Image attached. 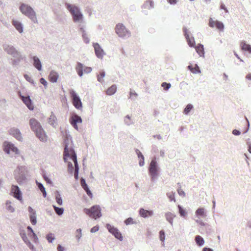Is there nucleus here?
<instances>
[{
	"instance_id": "f257e3e1",
	"label": "nucleus",
	"mask_w": 251,
	"mask_h": 251,
	"mask_svg": "<svg viewBox=\"0 0 251 251\" xmlns=\"http://www.w3.org/2000/svg\"><path fill=\"white\" fill-rule=\"evenodd\" d=\"M68 158H70L74 161L75 166V177L76 179H77L79 168L77 162V156L72 148V144L67 143L66 142L64 151L63 158L64 160L66 161Z\"/></svg>"
},
{
	"instance_id": "f03ea898",
	"label": "nucleus",
	"mask_w": 251,
	"mask_h": 251,
	"mask_svg": "<svg viewBox=\"0 0 251 251\" xmlns=\"http://www.w3.org/2000/svg\"><path fill=\"white\" fill-rule=\"evenodd\" d=\"M19 9L23 14L28 17L34 23H38L35 12L31 7L26 4L22 3Z\"/></svg>"
},
{
	"instance_id": "7ed1b4c3",
	"label": "nucleus",
	"mask_w": 251,
	"mask_h": 251,
	"mask_svg": "<svg viewBox=\"0 0 251 251\" xmlns=\"http://www.w3.org/2000/svg\"><path fill=\"white\" fill-rule=\"evenodd\" d=\"M84 213L90 218L96 219L101 216L100 207L99 205H94L90 208H84Z\"/></svg>"
},
{
	"instance_id": "20e7f679",
	"label": "nucleus",
	"mask_w": 251,
	"mask_h": 251,
	"mask_svg": "<svg viewBox=\"0 0 251 251\" xmlns=\"http://www.w3.org/2000/svg\"><path fill=\"white\" fill-rule=\"evenodd\" d=\"M67 8L72 14L74 22L79 21L82 18V15L76 6L67 5Z\"/></svg>"
},
{
	"instance_id": "39448f33",
	"label": "nucleus",
	"mask_w": 251,
	"mask_h": 251,
	"mask_svg": "<svg viewBox=\"0 0 251 251\" xmlns=\"http://www.w3.org/2000/svg\"><path fill=\"white\" fill-rule=\"evenodd\" d=\"M158 170L157 161L155 159H152L149 168V173L152 180L154 179L158 175Z\"/></svg>"
},
{
	"instance_id": "423d86ee",
	"label": "nucleus",
	"mask_w": 251,
	"mask_h": 251,
	"mask_svg": "<svg viewBox=\"0 0 251 251\" xmlns=\"http://www.w3.org/2000/svg\"><path fill=\"white\" fill-rule=\"evenodd\" d=\"M115 30V32L120 37L124 38L126 37V36L129 37L130 35L129 30H128L122 24H118L116 25Z\"/></svg>"
},
{
	"instance_id": "0eeeda50",
	"label": "nucleus",
	"mask_w": 251,
	"mask_h": 251,
	"mask_svg": "<svg viewBox=\"0 0 251 251\" xmlns=\"http://www.w3.org/2000/svg\"><path fill=\"white\" fill-rule=\"evenodd\" d=\"M70 94L72 98V102L73 104L76 109H81L82 106L80 98L77 95L75 92L73 90L70 92Z\"/></svg>"
},
{
	"instance_id": "6e6552de",
	"label": "nucleus",
	"mask_w": 251,
	"mask_h": 251,
	"mask_svg": "<svg viewBox=\"0 0 251 251\" xmlns=\"http://www.w3.org/2000/svg\"><path fill=\"white\" fill-rule=\"evenodd\" d=\"M209 26L212 28L216 27L219 30H223L224 29V25L223 23L214 21L212 18L209 19Z\"/></svg>"
},
{
	"instance_id": "1a4fd4ad",
	"label": "nucleus",
	"mask_w": 251,
	"mask_h": 251,
	"mask_svg": "<svg viewBox=\"0 0 251 251\" xmlns=\"http://www.w3.org/2000/svg\"><path fill=\"white\" fill-rule=\"evenodd\" d=\"M107 229L110 233L113 234L115 238L119 239L120 240H123V236L118 228L111 226L110 224H107L106 226Z\"/></svg>"
},
{
	"instance_id": "9d476101",
	"label": "nucleus",
	"mask_w": 251,
	"mask_h": 251,
	"mask_svg": "<svg viewBox=\"0 0 251 251\" xmlns=\"http://www.w3.org/2000/svg\"><path fill=\"white\" fill-rule=\"evenodd\" d=\"M11 192L13 194V197L21 201H23L22 193L18 186L12 185Z\"/></svg>"
},
{
	"instance_id": "9b49d317",
	"label": "nucleus",
	"mask_w": 251,
	"mask_h": 251,
	"mask_svg": "<svg viewBox=\"0 0 251 251\" xmlns=\"http://www.w3.org/2000/svg\"><path fill=\"white\" fill-rule=\"evenodd\" d=\"M4 150L7 153H10V151L15 152L16 154L19 153V150L17 148L15 147L13 144L8 142H5L4 143Z\"/></svg>"
},
{
	"instance_id": "f8f14e48",
	"label": "nucleus",
	"mask_w": 251,
	"mask_h": 251,
	"mask_svg": "<svg viewBox=\"0 0 251 251\" xmlns=\"http://www.w3.org/2000/svg\"><path fill=\"white\" fill-rule=\"evenodd\" d=\"M70 122L74 127L77 130L78 127L77 124H81L82 123V119L77 114H74L71 117Z\"/></svg>"
},
{
	"instance_id": "ddd939ff",
	"label": "nucleus",
	"mask_w": 251,
	"mask_h": 251,
	"mask_svg": "<svg viewBox=\"0 0 251 251\" xmlns=\"http://www.w3.org/2000/svg\"><path fill=\"white\" fill-rule=\"evenodd\" d=\"M29 125L31 129L36 133L41 127L40 123L34 118L30 119L29 120Z\"/></svg>"
},
{
	"instance_id": "4468645a",
	"label": "nucleus",
	"mask_w": 251,
	"mask_h": 251,
	"mask_svg": "<svg viewBox=\"0 0 251 251\" xmlns=\"http://www.w3.org/2000/svg\"><path fill=\"white\" fill-rule=\"evenodd\" d=\"M93 46L95 50V54L98 57H102L104 54V51L101 48L100 45L98 43L93 44Z\"/></svg>"
},
{
	"instance_id": "2eb2a0df",
	"label": "nucleus",
	"mask_w": 251,
	"mask_h": 251,
	"mask_svg": "<svg viewBox=\"0 0 251 251\" xmlns=\"http://www.w3.org/2000/svg\"><path fill=\"white\" fill-rule=\"evenodd\" d=\"M21 98L22 99V100L23 101L24 103H25L26 106L28 107L29 109L31 110H32V109H34V106L33 105V104L32 103L31 100L29 96L27 97H24V96H21Z\"/></svg>"
},
{
	"instance_id": "dca6fc26",
	"label": "nucleus",
	"mask_w": 251,
	"mask_h": 251,
	"mask_svg": "<svg viewBox=\"0 0 251 251\" xmlns=\"http://www.w3.org/2000/svg\"><path fill=\"white\" fill-rule=\"evenodd\" d=\"M35 133L37 137L43 142H45L47 140V135L42 127Z\"/></svg>"
},
{
	"instance_id": "f3484780",
	"label": "nucleus",
	"mask_w": 251,
	"mask_h": 251,
	"mask_svg": "<svg viewBox=\"0 0 251 251\" xmlns=\"http://www.w3.org/2000/svg\"><path fill=\"white\" fill-rule=\"evenodd\" d=\"M185 38L187 40V43L190 47H195V41L194 38H190L188 33L187 30L185 28L183 30Z\"/></svg>"
},
{
	"instance_id": "a211bd4d",
	"label": "nucleus",
	"mask_w": 251,
	"mask_h": 251,
	"mask_svg": "<svg viewBox=\"0 0 251 251\" xmlns=\"http://www.w3.org/2000/svg\"><path fill=\"white\" fill-rule=\"evenodd\" d=\"M10 134L13 135L15 138L19 140H21L22 139V134L18 129L11 128L10 129Z\"/></svg>"
},
{
	"instance_id": "6ab92c4d",
	"label": "nucleus",
	"mask_w": 251,
	"mask_h": 251,
	"mask_svg": "<svg viewBox=\"0 0 251 251\" xmlns=\"http://www.w3.org/2000/svg\"><path fill=\"white\" fill-rule=\"evenodd\" d=\"M5 51L9 54L13 55V56H17L19 55L17 51L15 49L13 46H7L5 48Z\"/></svg>"
},
{
	"instance_id": "aec40b11",
	"label": "nucleus",
	"mask_w": 251,
	"mask_h": 251,
	"mask_svg": "<svg viewBox=\"0 0 251 251\" xmlns=\"http://www.w3.org/2000/svg\"><path fill=\"white\" fill-rule=\"evenodd\" d=\"M59 77L57 72L52 71L50 72L49 75V80L52 82H56Z\"/></svg>"
},
{
	"instance_id": "412c9836",
	"label": "nucleus",
	"mask_w": 251,
	"mask_h": 251,
	"mask_svg": "<svg viewBox=\"0 0 251 251\" xmlns=\"http://www.w3.org/2000/svg\"><path fill=\"white\" fill-rule=\"evenodd\" d=\"M80 184L83 189H84L85 192H86L88 196H89L90 198L92 197V193L89 190L87 185L86 184V181L84 179H81L80 180Z\"/></svg>"
},
{
	"instance_id": "4be33fe9",
	"label": "nucleus",
	"mask_w": 251,
	"mask_h": 251,
	"mask_svg": "<svg viewBox=\"0 0 251 251\" xmlns=\"http://www.w3.org/2000/svg\"><path fill=\"white\" fill-rule=\"evenodd\" d=\"M152 214V211H148L145 210L144 208H141L139 210V214L140 216L143 218H147L148 217L151 216Z\"/></svg>"
},
{
	"instance_id": "5701e85b",
	"label": "nucleus",
	"mask_w": 251,
	"mask_h": 251,
	"mask_svg": "<svg viewBox=\"0 0 251 251\" xmlns=\"http://www.w3.org/2000/svg\"><path fill=\"white\" fill-rule=\"evenodd\" d=\"M12 24L19 33H21L23 32V25L19 21L14 20L12 21Z\"/></svg>"
},
{
	"instance_id": "b1692460",
	"label": "nucleus",
	"mask_w": 251,
	"mask_h": 251,
	"mask_svg": "<svg viewBox=\"0 0 251 251\" xmlns=\"http://www.w3.org/2000/svg\"><path fill=\"white\" fill-rule=\"evenodd\" d=\"M196 51L201 56H202L204 55V50L203 45L201 44H198L195 47Z\"/></svg>"
},
{
	"instance_id": "393cba45",
	"label": "nucleus",
	"mask_w": 251,
	"mask_h": 251,
	"mask_svg": "<svg viewBox=\"0 0 251 251\" xmlns=\"http://www.w3.org/2000/svg\"><path fill=\"white\" fill-rule=\"evenodd\" d=\"M33 65L39 71L42 69V65L38 57L33 56Z\"/></svg>"
},
{
	"instance_id": "a878e982",
	"label": "nucleus",
	"mask_w": 251,
	"mask_h": 251,
	"mask_svg": "<svg viewBox=\"0 0 251 251\" xmlns=\"http://www.w3.org/2000/svg\"><path fill=\"white\" fill-rule=\"evenodd\" d=\"M240 46L242 50L247 51L248 52L251 53V45L246 44L245 41H242Z\"/></svg>"
},
{
	"instance_id": "bb28decb",
	"label": "nucleus",
	"mask_w": 251,
	"mask_h": 251,
	"mask_svg": "<svg viewBox=\"0 0 251 251\" xmlns=\"http://www.w3.org/2000/svg\"><path fill=\"white\" fill-rule=\"evenodd\" d=\"M57 118L54 114L52 113L48 119V123L52 126H55L57 124Z\"/></svg>"
},
{
	"instance_id": "cd10ccee",
	"label": "nucleus",
	"mask_w": 251,
	"mask_h": 251,
	"mask_svg": "<svg viewBox=\"0 0 251 251\" xmlns=\"http://www.w3.org/2000/svg\"><path fill=\"white\" fill-rule=\"evenodd\" d=\"M188 69L190 70V71L193 73H201V70H200V68L199 66L195 64V65H189L188 66Z\"/></svg>"
},
{
	"instance_id": "c85d7f7f",
	"label": "nucleus",
	"mask_w": 251,
	"mask_h": 251,
	"mask_svg": "<svg viewBox=\"0 0 251 251\" xmlns=\"http://www.w3.org/2000/svg\"><path fill=\"white\" fill-rule=\"evenodd\" d=\"M117 90V87L116 85H113L109 87L106 91V94L109 96L113 95Z\"/></svg>"
},
{
	"instance_id": "c756f323",
	"label": "nucleus",
	"mask_w": 251,
	"mask_h": 251,
	"mask_svg": "<svg viewBox=\"0 0 251 251\" xmlns=\"http://www.w3.org/2000/svg\"><path fill=\"white\" fill-rule=\"evenodd\" d=\"M83 66L80 63H78L76 65V70L77 73V74L80 76H81L83 75Z\"/></svg>"
},
{
	"instance_id": "7c9ffc66",
	"label": "nucleus",
	"mask_w": 251,
	"mask_h": 251,
	"mask_svg": "<svg viewBox=\"0 0 251 251\" xmlns=\"http://www.w3.org/2000/svg\"><path fill=\"white\" fill-rule=\"evenodd\" d=\"M153 6L154 4L153 1L151 0H148L143 4V7L144 8L151 9L153 8Z\"/></svg>"
},
{
	"instance_id": "2f4dec72",
	"label": "nucleus",
	"mask_w": 251,
	"mask_h": 251,
	"mask_svg": "<svg viewBox=\"0 0 251 251\" xmlns=\"http://www.w3.org/2000/svg\"><path fill=\"white\" fill-rule=\"evenodd\" d=\"M195 242L199 246H202L204 244V239L201 236V235H197L195 237Z\"/></svg>"
},
{
	"instance_id": "473e14b6",
	"label": "nucleus",
	"mask_w": 251,
	"mask_h": 251,
	"mask_svg": "<svg viewBox=\"0 0 251 251\" xmlns=\"http://www.w3.org/2000/svg\"><path fill=\"white\" fill-rule=\"evenodd\" d=\"M176 217L172 213L169 212L166 214V218L168 222L172 225L173 224V219Z\"/></svg>"
},
{
	"instance_id": "72a5a7b5",
	"label": "nucleus",
	"mask_w": 251,
	"mask_h": 251,
	"mask_svg": "<svg viewBox=\"0 0 251 251\" xmlns=\"http://www.w3.org/2000/svg\"><path fill=\"white\" fill-rule=\"evenodd\" d=\"M105 75V73L103 71H101L100 72V74L97 76V79L100 82H102L104 80L103 78Z\"/></svg>"
},
{
	"instance_id": "f704fd0d",
	"label": "nucleus",
	"mask_w": 251,
	"mask_h": 251,
	"mask_svg": "<svg viewBox=\"0 0 251 251\" xmlns=\"http://www.w3.org/2000/svg\"><path fill=\"white\" fill-rule=\"evenodd\" d=\"M37 184L38 185L39 189L43 193V197H46L47 196V193L46 192L45 187L42 184L40 183V182H37Z\"/></svg>"
},
{
	"instance_id": "c9c22d12",
	"label": "nucleus",
	"mask_w": 251,
	"mask_h": 251,
	"mask_svg": "<svg viewBox=\"0 0 251 251\" xmlns=\"http://www.w3.org/2000/svg\"><path fill=\"white\" fill-rule=\"evenodd\" d=\"M30 221L33 225H35L37 223L36 217L35 213H32L29 215Z\"/></svg>"
},
{
	"instance_id": "e433bc0d",
	"label": "nucleus",
	"mask_w": 251,
	"mask_h": 251,
	"mask_svg": "<svg viewBox=\"0 0 251 251\" xmlns=\"http://www.w3.org/2000/svg\"><path fill=\"white\" fill-rule=\"evenodd\" d=\"M53 207L54 208V211L58 215H62L63 213L64 212V210H63V208L58 207L55 206H53Z\"/></svg>"
},
{
	"instance_id": "4c0bfd02",
	"label": "nucleus",
	"mask_w": 251,
	"mask_h": 251,
	"mask_svg": "<svg viewBox=\"0 0 251 251\" xmlns=\"http://www.w3.org/2000/svg\"><path fill=\"white\" fill-rule=\"evenodd\" d=\"M196 215L200 216H204V208H198L196 211Z\"/></svg>"
},
{
	"instance_id": "58836bf2",
	"label": "nucleus",
	"mask_w": 251,
	"mask_h": 251,
	"mask_svg": "<svg viewBox=\"0 0 251 251\" xmlns=\"http://www.w3.org/2000/svg\"><path fill=\"white\" fill-rule=\"evenodd\" d=\"M11 204V202L10 201H7L6 202V205L7 206V209L10 212H13L15 211V208L13 207V206Z\"/></svg>"
},
{
	"instance_id": "ea45409f",
	"label": "nucleus",
	"mask_w": 251,
	"mask_h": 251,
	"mask_svg": "<svg viewBox=\"0 0 251 251\" xmlns=\"http://www.w3.org/2000/svg\"><path fill=\"white\" fill-rule=\"evenodd\" d=\"M193 106L191 104H188L184 110L183 113L185 114H187L193 108Z\"/></svg>"
},
{
	"instance_id": "a19ab883",
	"label": "nucleus",
	"mask_w": 251,
	"mask_h": 251,
	"mask_svg": "<svg viewBox=\"0 0 251 251\" xmlns=\"http://www.w3.org/2000/svg\"><path fill=\"white\" fill-rule=\"evenodd\" d=\"M178 208L179 209V213H180V216L182 217H185L186 215V211L180 205L178 206Z\"/></svg>"
},
{
	"instance_id": "79ce46f5",
	"label": "nucleus",
	"mask_w": 251,
	"mask_h": 251,
	"mask_svg": "<svg viewBox=\"0 0 251 251\" xmlns=\"http://www.w3.org/2000/svg\"><path fill=\"white\" fill-rule=\"evenodd\" d=\"M162 87H163L165 90H168L171 87V83L167 82H162Z\"/></svg>"
},
{
	"instance_id": "37998d69",
	"label": "nucleus",
	"mask_w": 251,
	"mask_h": 251,
	"mask_svg": "<svg viewBox=\"0 0 251 251\" xmlns=\"http://www.w3.org/2000/svg\"><path fill=\"white\" fill-rule=\"evenodd\" d=\"M47 239L49 242L52 243V240L54 239L53 234L52 233H49L47 235Z\"/></svg>"
},
{
	"instance_id": "c03bdc74",
	"label": "nucleus",
	"mask_w": 251,
	"mask_h": 251,
	"mask_svg": "<svg viewBox=\"0 0 251 251\" xmlns=\"http://www.w3.org/2000/svg\"><path fill=\"white\" fill-rule=\"evenodd\" d=\"M56 201L59 205H61V204H62V199L59 194H57L56 196Z\"/></svg>"
},
{
	"instance_id": "a18cd8bd",
	"label": "nucleus",
	"mask_w": 251,
	"mask_h": 251,
	"mask_svg": "<svg viewBox=\"0 0 251 251\" xmlns=\"http://www.w3.org/2000/svg\"><path fill=\"white\" fill-rule=\"evenodd\" d=\"M80 30L82 32V37L84 39L85 43H89V40H88V38L87 37V35L85 33L84 30L82 28H80Z\"/></svg>"
},
{
	"instance_id": "49530a36",
	"label": "nucleus",
	"mask_w": 251,
	"mask_h": 251,
	"mask_svg": "<svg viewBox=\"0 0 251 251\" xmlns=\"http://www.w3.org/2000/svg\"><path fill=\"white\" fill-rule=\"evenodd\" d=\"M81 236V229H77L76 231V238L77 240H79L80 239Z\"/></svg>"
},
{
	"instance_id": "de8ad7c7",
	"label": "nucleus",
	"mask_w": 251,
	"mask_h": 251,
	"mask_svg": "<svg viewBox=\"0 0 251 251\" xmlns=\"http://www.w3.org/2000/svg\"><path fill=\"white\" fill-rule=\"evenodd\" d=\"M27 229L30 232V233L32 234V235H33V238L35 240H36L37 239V235L36 234L34 233V231L32 229V228L30 227V226H28L27 227Z\"/></svg>"
},
{
	"instance_id": "09e8293b",
	"label": "nucleus",
	"mask_w": 251,
	"mask_h": 251,
	"mask_svg": "<svg viewBox=\"0 0 251 251\" xmlns=\"http://www.w3.org/2000/svg\"><path fill=\"white\" fill-rule=\"evenodd\" d=\"M159 238L162 241V242H164L165 239V232L161 230L159 232Z\"/></svg>"
},
{
	"instance_id": "8fccbe9b",
	"label": "nucleus",
	"mask_w": 251,
	"mask_h": 251,
	"mask_svg": "<svg viewBox=\"0 0 251 251\" xmlns=\"http://www.w3.org/2000/svg\"><path fill=\"white\" fill-rule=\"evenodd\" d=\"M167 196L169 197L170 201H176L175 193H168Z\"/></svg>"
},
{
	"instance_id": "3c124183",
	"label": "nucleus",
	"mask_w": 251,
	"mask_h": 251,
	"mask_svg": "<svg viewBox=\"0 0 251 251\" xmlns=\"http://www.w3.org/2000/svg\"><path fill=\"white\" fill-rule=\"evenodd\" d=\"M74 170V167L71 163H69L68 164V171L69 172L72 174Z\"/></svg>"
},
{
	"instance_id": "603ef678",
	"label": "nucleus",
	"mask_w": 251,
	"mask_h": 251,
	"mask_svg": "<svg viewBox=\"0 0 251 251\" xmlns=\"http://www.w3.org/2000/svg\"><path fill=\"white\" fill-rule=\"evenodd\" d=\"M125 223L126 225L133 224H134L133 219L129 217L125 220Z\"/></svg>"
},
{
	"instance_id": "864d4df0",
	"label": "nucleus",
	"mask_w": 251,
	"mask_h": 251,
	"mask_svg": "<svg viewBox=\"0 0 251 251\" xmlns=\"http://www.w3.org/2000/svg\"><path fill=\"white\" fill-rule=\"evenodd\" d=\"M136 153L138 155L139 159L141 158L142 160H144V156L139 150H136Z\"/></svg>"
},
{
	"instance_id": "5fc2aeb1",
	"label": "nucleus",
	"mask_w": 251,
	"mask_h": 251,
	"mask_svg": "<svg viewBox=\"0 0 251 251\" xmlns=\"http://www.w3.org/2000/svg\"><path fill=\"white\" fill-rule=\"evenodd\" d=\"M40 82L43 84L45 87H47L48 86V82L45 79H44L43 77H42L40 79Z\"/></svg>"
},
{
	"instance_id": "6e6d98bb",
	"label": "nucleus",
	"mask_w": 251,
	"mask_h": 251,
	"mask_svg": "<svg viewBox=\"0 0 251 251\" xmlns=\"http://www.w3.org/2000/svg\"><path fill=\"white\" fill-rule=\"evenodd\" d=\"M99 229V227L98 226H95L92 228H91L90 231L92 233L96 232L98 231Z\"/></svg>"
},
{
	"instance_id": "4d7b16f0",
	"label": "nucleus",
	"mask_w": 251,
	"mask_h": 251,
	"mask_svg": "<svg viewBox=\"0 0 251 251\" xmlns=\"http://www.w3.org/2000/svg\"><path fill=\"white\" fill-rule=\"evenodd\" d=\"M177 192L179 194V195L180 196H185V192L182 190H181V188H179L178 190H177Z\"/></svg>"
},
{
	"instance_id": "13d9d810",
	"label": "nucleus",
	"mask_w": 251,
	"mask_h": 251,
	"mask_svg": "<svg viewBox=\"0 0 251 251\" xmlns=\"http://www.w3.org/2000/svg\"><path fill=\"white\" fill-rule=\"evenodd\" d=\"M92 71V69L90 67H85L84 69V71L85 73H90Z\"/></svg>"
},
{
	"instance_id": "bf43d9fd",
	"label": "nucleus",
	"mask_w": 251,
	"mask_h": 251,
	"mask_svg": "<svg viewBox=\"0 0 251 251\" xmlns=\"http://www.w3.org/2000/svg\"><path fill=\"white\" fill-rule=\"evenodd\" d=\"M24 77L25 79L28 81L29 82H32V81H33L31 78L30 76H29V75H24Z\"/></svg>"
},
{
	"instance_id": "052dcab7",
	"label": "nucleus",
	"mask_w": 251,
	"mask_h": 251,
	"mask_svg": "<svg viewBox=\"0 0 251 251\" xmlns=\"http://www.w3.org/2000/svg\"><path fill=\"white\" fill-rule=\"evenodd\" d=\"M232 133L234 135H238L240 134V132L238 130L236 129L233 130Z\"/></svg>"
},
{
	"instance_id": "680f3d73",
	"label": "nucleus",
	"mask_w": 251,
	"mask_h": 251,
	"mask_svg": "<svg viewBox=\"0 0 251 251\" xmlns=\"http://www.w3.org/2000/svg\"><path fill=\"white\" fill-rule=\"evenodd\" d=\"M44 178L47 183H48L49 184H51V181L49 178H48V176H44Z\"/></svg>"
},
{
	"instance_id": "e2e57ef3",
	"label": "nucleus",
	"mask_w": 251,
	"mask_h": 251,
	"mask_svg": "<svg viewBox=\"0 0 251 251\" xmlns=\"http://www.w3.org/2000/svg\"><path fill=\"white\" fill-rule=\"evenodd\" d=\"M57 250L58 251H64V248L62 247L61 245H58L57 247Z\"/></svg>"
},
{
	"instance_id": "0e129e2a",
	"label": "nucleus",
	"mask_w": 251,
	"mask_h": 251,
	"mask_svg": "<svg viewBox=\"0 0 251 251\" xmlns=\"http://www.w3.org/2000/svg\"><path fill=\"white\" fill-rule=\"evenodd\" d=\"M137 94L135 92L131 91L130 92V97L131 98L132 97H137Z\"/></svg>"
},
{
	"instance_id": "69168bd1",
	"label": "nucleus",
	"mask_w": 251,
	"mask_h": 251,
	"mask_svg": "<svg viewBox=\"0 0 251 251\" xmlns=\"http://www.w3.org/2000/svg\"><path fill=\"white\" fill-rule=\"evenodd\" d=\"M179 0H167L168 2L171 4H176Z\"/></svg>"
},
{
	"instance_id": "338daca9",
	"label": "nucleus",
	"mask_w": 251,
	"mask_h": 251,
	"mask_svg": "<svg viewBox=\"0 0 251 251\" xmlns=\"http://www.w3.org/2000/svg\"><path fill=\"white\" fill-rule=\"evenodd\" d=\"M246 78L247 79L251 80V74H248L246 75Z\"/></svg>"
},
{
	"instance_id": "774afa93",
	"label": "nucleus",
	"mask_w": 251,
	"mask_h": 251,
	"mask_svg": "<svg viewBox=\"0 0 251 251\" xmlns=\"http://www.w3.org/2000/svg\"><path fill=\"white\" fill-rule=\"evenodd\" d=\"M203 251H213V250L210 248H204L203 249Z\"/></svg>"
}]
</instances>
